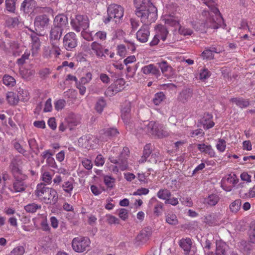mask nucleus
Instances as JSON below:
<instances>
[{"instance_id":"35","label":"nucleus","mask_w":255,"mask_h":255,"mask_svg":"<svg viewBox=\"0 0 255 255\" xmlns=\"http://www.w3.org/2000/svg\"><path fill=\"white\" fill-rule=\"evenodd\" d=\"M219 200V197L217 194H211L204 200V203L210 206L216 205Z\"/></svg>"},{"instance_id":"1","label":"nucleus","mask_w":255,"mask_h":255,"mask_svg":"<svg viewBox=\"0 0 255 255\" xmlns=\"http://www.w3.org/2000/svg\"><path fill=\"white\" fill-rule=\"evenodd\" d=\"M35 195L46 204L54 205L58 201L57 191L46 186L43 183L37 185Z\"/></svg>"},{"instance_id":"47","label":"nucleus","mask_w":255,"mask_h":255,"mask_svg":"<svg viewBox=\"0 0 255 255\" xmlns=\"http://www.w3.org/2000/svg\"><path fill=\"white\" fill-rule=\"evenodd\" d=\"M115 179L111 176L106 175L104 177V182L108 188H113L115 186Z\"/></svg>"},{"instance_id":"32","label":"nucleus","mask_w":255,"mask_h":255,"mask_svg":"<svg viewBox=\"0 0 255 255\" xmlns=\"http://www.w3.org/2000/svg\"><path fill=\"white\" fill-rule=\"evenodd\" d=\"M62 188L65 193L70 196L74 188V180L71 179L64 182L62 185Z\"/></svg>"},{"instance_id":"3","label":"nucleus","mask_w":255,"mask_h":255,"mask_svg":"<svg viewBox=\"0 0 255 255\" xmlns=\"http://www.w3.org/2000/svg\"><path fill=\"white\" fill-rule=\"evenodd\" d=\"M140 14H136L140 18V21L143 24H150L154 22L157 18V8L154 6L143 9L140 11Z\"/></svg>"},{"instance_id":"19","label":"nucleus","mask_w":255,"mask_h":255,"mask_svg":"<svg viewBox=\"0 0 255 255\" xmlns=\"http://www.w3.org/2000/svg\"><path fill=\"white\" fill-rule=\"evenodd\" d=\"M68 20L67 17L64 14H59L56 16L54 19L53 26L64 29L68 25Z\"/></svg>"},{"instance_id":"57","label":"nucleus","mask_w":255,"mask_h":255,"mask_svg":"<svg viewBox=\"0 0 255 255\" xmlns=\"http://www.w3.org/2000/svg\"><path fill=\"white\" fill-rule=\"evenodd\" d=\"M66 104V101L64 99H59L54 103V107L56 110L59 111L64 108Z\"/></svg>"},{"instance_id":"12","label":"nucleus","mask_w":255,"mask_h":255,"mask_svg":"<svg viewBox=\"0 0 255 255\" xmlns=\"http://www.w3.org/2000/svg\"><path fill=\"white\" fill-rule=\"evenodd\" d=\"M148 25L143 24L136 32V38L140 42L144 43L147 41L150 34Z\"/></svg>"},{"instance_id":"41","label":"nucleus","mask_w":255,"mask_h":255,"mask_svg":"<svg viewBox=\"0 0 255 255\" xmlns=\"http://www.w3.org/2000/svg\"><path fill=\"white\" fill-rule=\"evenodd\" d=\"M171 193L170 191L166 189H161L157 193V196L158 198L162 200H167L168 198L170 197Z\"/></svg>"},{"instance_id":"22","label":"nucleus","mask_w":255,"mask_h":255,"mask_svg":"<svg viewBox=\"0 0 255 255\" xmlns=\"http://www.w3.org/2000/svg\"><path fill=\"white\" fill-rule=\"evenodd\" d=\"M31 39V51L32 55L34 56L40 49L41 42L39 38L35 33L31 34L30 35Z\"/></svg>"},{"instance_id":"14","label":"nucleus","mask_w":255,"mask_h":255,"mask_svg":"<svg viewBox=\"0 0 255 255\" xmlns=\"http://www.w3.org/2000/svg\"><path fill=\"white\" fill-rule=\"evenodd\" d=\"M22 25L20 16L12 17L7 16L5 26L9 29L16 28Z\"/></svg>"},{"instance_id":"62","label":"nucleus","mask_w":255,"mask_h":255,"mask_svg":"<svg viewBox=\"0 0 255 255\" xmlns=\"http://www.w3.org/2000/svg\"><path fill=\"white\" fill-rule=\"evenodd\" d=\"M42 181L47 184H50L52 181V176L50 173L47 171H45L42 175Z\"/></svg>"},{"instance_id":"51","label":"nucleus","mask_w":255,"mask_h":255,"mask_svg":"<svg viewBox=\"0 0 255 255\" xmlns=\"http://www.w3.org/2000/svg\"><path fill=\"white\" fill-rule=\"evenodd\" d=\"M202 15L205 16H209V17L208 18L206 22V26L207 27H215V25H214L215 20L214 18L212 17L213 16L211 15L208 11L204 10L202 12Z\"/></svg>"},{"instance_id":"37","label":"nucleus","mask_w":255,"mask_h":255,"mask_svg":"<svg viewBox=\"0 0 255 255\" xmlns=\"http://www.w3.org/2000/svg\"><path fill=\"white\" fill-rule=\"evenodd\" d=\"M3 84L8 87H12L15 86L16 81L12 76L8 75H4L2 78Z\"/></svg>"},{"instance_id":"29","label":"nucleus","mask_w":255,"mask_h":255,"mask_svg":"<svg viewBox=\"0 0 255 255\" xmlns=\"http://www.w3.org/2000/svg\"><path fill=\"white\" fill-rule=\"evenodd\" d=\"M6 99L8 103L12 106L16 105L19 101L18 95L13 92H8L6 94Z\"/></svg>"},{"instance_id":"44","label":"nucleus","mask_w":255,"mask_h":255,"mask_svg":"<svg viewBox=\"0 0 255 255\" xmlns=\"http://www.w3.org/2000/svg\"><path fill=\"white\" fill-rule=\"evenodd\" d=\"M151 154V145L149 144H146L144 147L143 155L141 157V159L140 160L139 162H140L141 163L145 162L147 158Z\"/></svg>"},{"instance_id":"61","label":"nucleus","mask_w":255,"mask_h":255,"mask_svg":"<svg viewBox=\"0 0 255 255\" xmlns=\"http://www.w3.org/2000/svg\"><path fill=\"white\" fill-rule=\"evenodd\" d=\"M210 76L211 73L207 68H204L201 70L200 73V79L201 80H206Z\"/></svg>"},{"instance_id":"60","label":"nucleus","mask_w":255,"mask_h":255,"mask_svg":"<svg viewBox=\"0 0 255 255\" xmlns=\"http://www.w3.org/2000/svg\"><path fill=\"white\" fill-rule=\"evenodd\" d=\"M226 141L223 139H219L217 145V149L220 152H223L226 149Z\"/></svg>"},{"instance_id":"23","label":"nucleus","mask_w":255,"mask_h":255,"mask_svg":"<svg viewBox=\"0 0 255 255\" xmlns=\"http://www.w3.org/2000/svg\"><path fill=\"white\" fill-rule=\"evenodd\" d=\"M63 29L53 26L51 28L50 32V41L59 42L60 39Z\"/></svg>"},{"instance_id":"13","label":"nucleus","mask_w":255,"mask_h":255,"mask_svg":"<svg viewBox=\"0 0 255 255\" xmlns=\"http://www.w3.org/2000/svg\"><path fill=\"white\" fill-rule=\"evenodd\" d=\"M158 67L160 69L162 74L166 77H170L175 74V70L170 65L167 61L163 60L160 62L157 63Z\"/></svg>"},{"instance_id":"38","label":"nucleus","mask_w":255,"mask_h":255,"mask_svg":"<svg viewBox=\"0 0 255 255\" xmlns=\"http://www.w3.org/2000/svg\"><path fill=\"white\" fill-rule=\"evenodd\" d=\"M123 153L120 154L118 159V162L117 164H118L119 168L121 170L124 171L127 169L128 167V163L127 161V157H124L123 158Z\"/></svg>"},{"instance_id":"42","label":"nucleus","mask_w":255,"mask_h":255,"mask_svg":"<svg viewBox=\"0 0 255 255\" xmlns=\"http://www.w3.org/2000/svg\"><path fill=\"white\" fill-rule=\"evenodd\" d=\"M41 205L33 203L25 206L24 208L27 212L33 213L36 212L37 210L41 209Z\"/></svg>"},{"instance_id":"48","label":"nucleus","mask_w":255,"mask_h":255,"mask_svg":"<svg viewBox=\"0 0 255 255\" xmlns=\"http://www.w3.org/2000/svg\"><path fill=\"white\" fill-rule=\"evenodd\" d=\"M17 92L18 93L17 94L19 96V100L23 102H26L28 100L29 98V93L27 90L19 88Z\"/></svg>"},{"instance_id":"5","label":"nucleus","mask_w":255,"mask_h":255,"mask_svg":"<svg viewBox=\"0 0 255 255\" xmlns=\"http://www.w3.org/2000/svg\"><path fill=\"white\" fill-rule=\"evenodd\" d=\"M91 242L88 237H78L74 238L72 241V247L77 253H83L88 250Z\"/></svg>"},{"instance_id":"11","label":"nucleus","mask_w":255,"mask_h":255,"mask_svg":"<svg viewBox=\"0 0 255 255\" xmlns=\"http://www.w3.org/2000/svg\"><path fill=\"white\" fill-rule=\"evenodd\" d=\"M147 127L148 129H151L152 134H155L159 138H163L168 135V132L162 129V127L155 122H150Z\"/></svg>"},{"instance_id":"59","label":"nucleus","mask_w":255,"mask_h":255,"mask_svg":"<svg viewBox=\"0 0 255 255\" xmlns=\"http://www.w3.org/2000/svg\"><path fill=\"white\" fill-rule=\"evenodd\" d=\"M113 84L118 90L119 89L120 92L124 89V86L125 84V81L123 78H120L117 79Z\"/></svg>"},{"instance_id":"20","label":"nucleus","mask_w":255,"mask_h":255,"mask_svg":"<svg viewBox=\"0 0 255 255\" xmlns=\"http://www.w3.org/2000/svg\"><path fill=\"white\" fill-rule=\"evenodd\" d=\"M36 6V2L34 0H24L21 3L20 10L25 13H29L33 11Z\"/></svg>"},{"instance_id":"27","label":"nucleus","mask_w":255,"mask_h":255,"mask_svg":"<svg viewBox=\"0 0 255 255\" xmlns=\"http://www.w3.org/2000/svg\"><path fill=\"white\" fill-rule=\"evenodd\" d=\"M197 147L198 150L201 152L207 154L210 157L215 156V151L211 145L205 144V143H200L197 144Z\"/></svg>"},{"instance_id":"53","label":"nucleus","mask_w":255,"mask_h":255,"mask_svg":"<svg viewBox=\"0 0 255 255\" xmlns=\"http://www.w3.org/2000/svg\"><path fill=\"white\" fill-rule=\"evenodd\" d=\"M201 56L204 59H212L214 58V54L212 53L209 47H206L202 53Z\"/></svg>"},{"instance_id":"63","label":"nucleus","mask_w":255,"mask_h":255,"mask_svg":"<svg viewBox=\"0 0 255 255\" xmlns=\"http://www.w3.org/2000/svg\"><path fill=\"white\" fill-rule=\"evenodd\" d=\"M159 152L158 151H155L151 153V157L149 160L151 163H156L158 161H159L160 158L159 156Z\"/></svg>"},{"instance_id":"49","label":"nucleus","mask_w":255,"mask_h":255,"mask_svg":"<svg viewBox=\"0 0 255 255\" xmlns=\"http://www.w3.org/2000/svg\"><path fill=\"white\" fill-rule=\"evenodd\" d=\"M118 92L119 89L118 90L114 84H112L106 89L105 94L107 97H112Z\"/></svg>"},{"instance_id":"39","label":"nucleus","mask_w":255,"mask_h":255,"mask_svg":"<svg viewBox=\"0 0 255 255\" xmlns=\"http://www.w3.org/2000/svg\"><path fill=\"white\" fill-rule=\"evenodd\" d=\"M91 138L90 135L83 136L79 139L78 143L85 148H88L91 146V143L90 142Z\"/></svg>"},{"instance_id":"24","label":"nucleus","mask_w":255,"mask_h":255,"mask_svg":"<svg viewBox=\"0 0 255 255\" xmlns=\"http://www.w3.org/2000/svg\"><path fill=\"white\" fill-rule=\"evenodd\" d=\"M151 235V231L150 229L147 228L142 230L136 237V240L138 242L143 244L147 242Z\"/></svg>"},{"instance_id":"10","label":"nucleus","mask_w":255,"mask_h":255,"mask_svg":"<svg viewBox=\"0 0 255 255\" xmlns=\"http://www.w3.org/2000/svg\"><path fill=\"white\" fill-rule=\"evenodd\" d=\"M35 30H43L49 24V18L46 14H41L35 17L34 21Z\"/></svg>"},{"instance_id":"34","label":"nucleus","mask_w":255,"mask_h":255,"mask_svg":"<svg viewBox=\"0 0 255 255\" xmlns=\"http://www.w3.org/2000/svg\"><path fill=\"white\" fill-rule=\"evenodd\" d=\"M150 202H157L156 204L155 205L154 208L153 212L154 214H155L157 216H159V215H160L163 210V204L157 201V200L154 197H153L151 199Z\"/></svg>"},{"instance_id":"56","label":"nucleus","mask_w":255,"mask_h":255,"mask_svg":"<svg viewBox=\"0 0 255 255\" xmlns=\"http://www.w3.org/2000/svg\"><path fill=\"white\" fill-rule=\"evenodd\" d=\"M25 252V249L23 246H18L14 248L10 252L11 255H22Z\"/></svg>"},{"instance_id":"52","label":"nucleus","mask_w":255,"mask_h":255,"mask_svg":"<svg viewBox=\"0 0 255 255\" xmlns=\"http://www.w3.org/2000/svg\"><path fill=\"white\" fill-rule=\"evenodd\" d=\"M249 239L251 243L255 244V221L251 223Z\"/></svg>"},{"instance_id":"16","label":"nucleus","mask_w":255,"mask_h":255,"mask_svg":"<svg viewBox=\"0 0 255 255\" xmlns=\"http://www.w3.org/2000/svg\"><path fill=\"white\" fill-rule=\"evenodd\" d=\"M134 4L136 8L135 14L139 15L143 9L154 6L150 0H134Z\"/></svg>"},{"instance_id":"43","label":"nucleus","mask_w":255,"mask_h":255,"mask_svg":"<svg viewBox=\"0 0 255 255\" xmlns=\"http://www.w3.org/2000/svg\"><path fill=\"white\" fill-rule=\"evenodd\" d=\"M224 181L234 186L239 182V179L235 174H230L226 176Z\"/></svg>"},{"instance_id":"50","label":"nucleus","mask_w":255,"mask_h":255,"mask_svg":"<svg viewBox=\"0 0 255 255\" xmlns=\"http://www.w3.org/2000/svg\"><path fill=\"white\" fill-rule=\"evenodd\" d=\"M242 202L240 199H237L233 202L230 205V209L233 213H237L241 208Z\"/></svg>"},{"instance_id":"2","label":"nucleus","mask_w":255,"mask_h":255,"mask_svg":"<svg viewBox=\"0 0 255 255\" xmlns=\"http://www.w3.org/2000/svg\"><path fill=\"white\" fill-rule=\"evenodd\" d=\"M108 16L104 20L105 23L111 21L117 23L120 21L124 15V9L119 5L112 4L110 5L107 9Z\"/></svg>"},{"instance_id":"55","label":"nucleus","mask_w":255,"mask_h":255,"mask_svg":"<svg viewBox=\"0 0 255 255\" xmlns=\"http://www.w3.org/2000/svg\"><path fill=\"white\" fill-rule=\"evenodd\" d=\"M40 224L41 229L43 231L45 232H49L50 231V228L48 225L47 220L46 217H44L42 219Z\"/></svg>"},{"instance_id":"26","label":"nucleus","mask_w":255,"mask_h":255,"mask_svg":"<svg viewBox=\"0 0 255 255\" xmlns=\"http://www.w3.org/2000/svg\"><path fill=\"white\" fill-rule=\"evenodd\" d=\"M192 243L190 238L182 239L179 243V246L184 251V254L186 255H189Z\"/></svg>"},{"instance_id":"9","label":"nucleus","mask_w":255,"mask_h":255,"mask_svg":"<svg viewBox=\"0 0 255 255\" xmlns=\"http://www.w3.org/2000/svg\"><path fill=\"white\" fill-rule=\"evenodd\" d=\"M59 42L50 41L51 47H45L44 49V56L47 58L51 57L53 55L58 57L60 54L61 50L58 44Z\"/></svg>"},{"instance_id":"4","label":"nucleus","mask_w":255,"mask_h":255,"mask_svg":"<svg viewBox=\"0 0 255 255\" xmlns=\"http://www.w3.org/2000/svg\"><path fill=\"white\" fill-rule=\"evenodd\" d=\"M71 24L73 29L77 32L86 30L89 26V20L86 15H77L71 20Z\"/></svg>"},{"instance_id":"46","label":"nucleus","mask_w":255,"mask_h":255,"mask_svg":"<svg viewBox=\"0 0 255 255\" xmlns=\"http://www.w3.org/2000/svg\"><path fill=\"white\" fill-rule=\"evenodd\" d=\"M165 99V96L162 92L156 93L153 98V102L155 105H159Z\"/></svg>"},{"instance_id":"54","label":"nucleus","mask_w":255,"mask_h":255,"mask_svg":"<svg viewBox=\"0 0 255 255\" xmlns=\"http://www.w3.org/2000/svg\"><path fill=\"white\" fill-rule=\"evenodd\" d=\"M130 102L129 101H126L122 106L121 114H130Z\"/></svg>"},{"instance_id":"36","label":"nucleus","mask_w":255,"mask_h":255,"mask_svg":"<svg viewBox=\"0 0 255 255\" xmlns=\"http://www.w3.org/2000/svg\"><path fill=\"white\" fill-rule=\"evenodd\" d=\"M17 0H5V10L10 13H14L16 9V2Z\"/></svg>"},{"instance_id":"15","label":"nucleus","mask_w":255,"mask_h":255,"mask_svg":"<svg viewBox=\"0 0 255 255\" xmlns=\"http://www.w3.org/2000/svg\"><path fill=\"white\" fill-rule=\"evenodd\" d=\"M141 72L145 75L151 74L157 79H158L161 76L159 69L153 64H150L143 66L141 68Z\"/></svg>"},{"instance_id":"7","label":"nucleus","mask_w":255,"mask_h":255,"mask_svg":"<svg viewBox=\"0 0 255 255\" xmlns=\"http://www.w3.org/2000/svg\"><path fill=\"white\" fill-rule=\"evenodd\" d=\"M155 30L156 34L151 41L150 42V45L151 46H154L157 45L159 42L160 39L164 41L168 34L167 28L166 26L163 25H158Z\"/></svg>"},{"instance_id":"64","label":"nucleus","mask_w":255,"mask_h":255,"mask_svg":"<svg viewBox=\"0 0 255 255\" xmlns=\"http://www.w3.org/2000/svg\"><path fill=\"white\" fill-rule=\"evenodd\" d=\"M29 55V52H25L21 57L17 60V63L18 65H22L24 63L25 60L28 59Z\"/></svg>"},{"instance_id":"18","label":"nucleus","mask_w":255,"mask_h":255,"mask_svg":"<svg viewBox=\"0 0 255 255\" xmlns=\"http://www.w3.org/2000/svg\"><path fill=\"white\" fill-rule=\"evenodd\" d=\"M91 48L97 57L105 59L106 56L104 53V46L100 43L94 41L91 44Z\"/></svg>"},{"instance_id":"45","label":"nucleus","mask_w":255,"mask_h":255,"mask_svg":"<svg viewBox=\"0 0 255 255\" xmlns=\"http://www.w3.org/2000/svg\"><path fill=\"white\" fill-rule=\"evenodd\" d=\"M106 105V101L103 98H100L97 101L95 109L98 113H101L103 111L104 108L105 107Z\"/></svg>"},{"instance_id":"17","label":"nucleus","mask_w":255,"mask_h":255,"mask_svg":"<svg viewBox=\"0 0 255 255\" xmlns=\"http://www.w3.org/2000/svg\"><path fill=\"white\" fill-rule=\"evenodd\" d=\"M119 134L117 128H110L107 129L101 133L100 138L102 141H107L113 137L117 136Z\"/></svg>"},{"instance_id":"8","label":"nucleus","mask_w":255,"mask_h":255,"mask_svg":"<svg viewBox=\"0 0 255 255\" xmlns=\"http://www.w3.org/2000/svg\"><path fill=\"white\" fill-rule=\"evenodd\" d=\"M12 183V189L11 191L12 192H22L25 191L27 187L25 182L26 175L14 177Z\"/></svg>"},{"instance_id":"31","label":"nucleus","mask_w":255,"mask_h":255,"mask_svg":"<svg viewBox=\"0 0 255 255\" xmlns=\"http://www.w3.org/2000/svg\"><path fill=\"white\" fill-rule=\"evenodd\" d=\"M67 123L68 128L71 130L73 129V127L80 124V120L78 117L73 114L68 117L67 119Z\"/></svg>"},{"instance_id":"40","label":"nucleus","mask_w":255,"mask_h":255,"mask_svg":"<svg viewBox=\"0 0 255 255\" xmlns=\"http://www.w3.org/2000/svg\"><path fill=\"white\" fill-rule=\"evenodd\" d=\"M166 222L171 225H176L178 224V221L176 215L173 213H169L166 214Z\"/></svg>"},{"instance_id":"30","label":"nucleus","mask_w":255,"mask_h":255,"mask_svg":"<svg viewBox=\"0 0 255 255\" xmlns=\"http://www.w3.org/2000/svg\"><path fill=\"white\" fill-rule=\"evenodd\" d=\"M230 101L235 103L237 106L242 109L248 107L250 105V102L248 100L242 98H233L230 100Z\"/></svg>"},{"instance_id":"21","label":"nucleus","mask_w":255,"mask_h":255,"mask_svg":"<svg viewBox=\"0 0 255 255\" xmlns=\"http://www.w3.org/2000/svg\"><path fill=\"white\" fill-rule=\"evenodd\" d=\"M213 116L207 113L204 115L203 117L200 120V123L204 129H208L214 127L215 123L212 121Z\"/></svg>"},{"instance_id":"6","label":"nucleus","mask_w":255,"mask_h":255,"mask_svg":"<svg viewBox=\"0 0 255 255\" xmlns=\"http://www.w3.org/2000/svg\"><path fill=\"white\" fill-rule=\"evenodd\" d=\"M78 38L73 32L66 34L63 38L64 47L68 51H72L77 46Z\"/></svg>"},{"instance_id":"28","label":"nucleus","mask_w":255,"mask_h":255,"mask_svg":"<svg viewBox=\"0 0 255 255\" xmlns=\"http://www.w3.org/2000/svg\"><path fill=\"white\" fill-rule=\"evenodd\" d=\"M192 96V91L190 89L183 90L179 94L178 99L182 103H186Z\"/></svg>"},{"instance_id":"33","label":"nucleus","mask_w":255,"mask_h":255,"mask_svg":"<svg viewBox=\"0 0 255 255\" xmlns=\"http://www.w3.org/2000/svg\"><path fill=\"white\" fill-rule=\"evenodd\" d=\"M227 246L225 243L217 242L216 255H227Z\"/></svg>"},{"instance_id":"58","label":"nucleus","mask_w":255,"mask_h":255,"mask_svg":"<svg viewBox=\"0 0 255 255\" xmlns=\"http://www.w3.org/2000/svg\"><path fill=\"white\" fill-rule=\"evenodd\" d=\"M92 73L91 72H88L86 73L85 77H83L80 79V81L79 82L85 85L89 83L90 81L92 80Z\"/></svg>"},{"instance_id":"25","label":"nucleus","mask_w":255,"mask_h":255,"mask_svg":"<svg viewBox=\"0 0 255 255\" xmlns=\"http://www.w3.org/2000/svg\"><path fill=\"white\" fill-rule=\"evenodd\" d=\"M9 167L13 177L25 175L22 174V170L19 166L18 161L16 159H13L11 160Z\"/></svg>"}]
</instances>
